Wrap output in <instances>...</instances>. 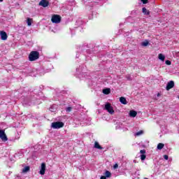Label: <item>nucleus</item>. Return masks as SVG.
<instances>
[{
  "instance_id": "obj_1",
  "label": "nucleus",
  "mask_w": 179,
  "mask_h": 179,
  "mask_svg": "<svg viewBox=\"0 0 179 179\" xmlns=\"http://www.w3.org/2000/svg\"><path fill=\"white\" fill-rule=\"evenodd\" d=\"M40 58V52L38 51H31L29 55V60L31 62L36 61Z\"/></svg>"
},
{
  "instance_id": "obj_2",
  "label": "nucleus",
  "mask_w": 179,
  "mask_h": 179,
  "mask_svg": "<svg viewBox=\"0 0 179 179\" xmlns=\"http://www.w3.org/2000/svg\"><path fill=\"white\" fill-rule=\"evenodd\" d=\"M64 125L62 122H54L52 123L51 127L53 129H59V128H64Z\"/></svg>"
},
{
  "instance_id": "obj_3",
  "label": "nucleus",
  "mask_w": 179,
  "mask_h": 179,
  "mask_svg": "<svg viewBox=\"0 0 179 179\" xmlns=\"http://www.w3.org/2000/svg\"><path fill=\"white\" fill-rule=\"evenodd\" d=\"M105 110H106L109 114H114V108L111 106V103H106L105 104Z\"/></svg>"
},
{
  "instance_id": "obj_4",
  "label": "nucleus",
  "mask_w": 179,
  "mask_h": 179,
  "mask_svg": "<svg viewBox=\"0 0 179 179\" xmlns=\"http://www.w3.org/2000/svg\"><path fill=\"white\" fill-rule=\"evenodd\" d=\"M51 20L52 23H56V24L61 23V16L58 15H53L52 16Z\"/></svg>"
},
{
  "instance_id": "obj_5",
  "label": "nucleus",
  "mask_w": 179,
  "mask_h": 179,
  "mask_svg": "<svg viewBox=\"0 0 179 179\" xmlns=\"http://www.w3.org/2000/svg\"><path fill=\"white\" fill-rule=\"evenodd\" d=\"M0 138L2 142H6L8 141V136H6V134H5V131L0 129Z\"/></svg>"
},
{
  "instance_id": "obj_6",
  "label": "nucleus",
  "mask_w": 179,
  "mask_h": 179,
  "mask_svg": "<svg viewBox=\"0 0 179 179\" xmlns=\"http://www.w3.org/2000/svg\"><path fill=\"white\" fill-rule=\"evenodd\" d=\"M50 5V2L47 0H41L39 2V6H43V8H47Z\"/></svg>"
},
{
  "instance_id": "obj_7",
  "label": "nucleus",
  "mask_w": 179,
  "mask_h": 179,
  "mask_svg": "<svg viewBox=\"0 0 179 179\" xmlns=\"http://www.w3.org/2000/svg\"><path fill=\"white\" fill-rule=\"evenodd\" d=\"M39 173L41 174V176H44V174H45V163L41 164Z\"/></svg>"
},
{
  "instance_id": "obj_8",
  "label": "nucleus",
  "mask_w": 179,
  "mask_h": 179,
  "mask_svg": "<svg viewBox=\"0 0 179 179\" xmlns=\"http://www.w3.org/2000/svg\"><path fill=\"white\" fill-rule=\"evenodd\" d=\"M0 36L1 40H8V34H6V32H5L4 31H0Z\"/></svg>"
},
{
  "instance_id": "obj_9",
  "label": "nucleus",
  "mask_w": 179,
  "mask_h": 179,
  "mask_svg": "<svg viewBox=\"0 0 179 179\" xmlns=\"http://www.w3.org/2000/svg\"><path fill=\"white\" fill-rule=\"evenodd\" d=\"M173 87H174V81L171 80L167 83L166 90H170V89H173Z\"/></svg>"
},
{
  "instance_id": "obj_10",
  "label": "nucleus",
  "mask_w": 179,
  "mask_h": 179,
  "mask_svg": "<svg viewBox=\"0 0 179 179\" xmlns=\"http://www.w3.org/2000/svg\"><path fill=\"white\" fill-rule=\"evenodd\" d=\"M94 148H95V149H99V150H101V149H103V148L100 145V144L97 141L94 143Z\"/></svg>"
},
{
  "instance_id": "obj_11",
  "label": "nucleus",
  "mask_w": 179,
  "mask_h": 179,
  "mask_svg": "<svg viewBox=\"0 0 179 179\" xmlns=\"http://www.w3.org/2000/svg\"><path fill=\"white\" fill-rule=\"evenodd\" d=\"M137 115H138V113L135 110H130L129 112V116L132 117L133 118H134V117Z\"/></svg>"
},
{
  "instance_id": "obj_12",
  "label": "nucleus",
  "mask_w": 179,
  "mask_h": 179,
  "mask_svg": "<svg viewBox=\"0 0 179 179\" xmlns=\"http://www.w3.org/2000/svg\"><path fill=\"white\" fill-rule=\"evenodd\" d=\"M158 58H159V59H160V61L164 62V59H166V56H164V55L160 53L158 55Z\"/></svg>"
},
{
  "instance_id": "obj_13",
  "label": "nucleus",
  "mask_w": 179,
  "mask_h": 179,
  "mask_svg": "<svg viewBox=\"0 0 179 179\" xmlns=\"http://www.w3.org/2000/svg\"><path fill=\"white\" fill-rule=\"evenodd\" d=\"M120 103H122V104H127V99H125V97H123V96H121L120 98Z\"/></svg>"
},
{
  "instance_id": "obj_14",
  "label": "nucleus",
  "mask_w": 179,
  "mask_h": 179,
  "mask_svg": "<svg viewBox=\"0 0 179 179\" xmlns=\"http://www.w3.org/2000/svg\"><path fill=\"white\" fill-rule=\"evenodd\" d=\"M157 149L158 150H162V149H163L164 148V144L162 143H159L158 145H157Z\"/></svg>"
},
{
  "instance_id": "obj_15",
  "label": "nucleus",
  "mask_w": 179,
  "mask_h": 179,
  "mask_svg": "<svg viewBox=\"0 0 179 179\" xmlns=\"http://www.w3.org/2000/svg\"><path fill=\"white\" fill-rule=\"evenodd\" d=\"M30 171V166H25L23 169H22V173H27V171Z\"/></svg>"
},
{
  "instance_id": "obj_16",
  "label": "nucleus",
  "mask_w": 179,
  "mask_h": 179,
  "mask_svg": "<svg viewBox=\"0 0 179 179\" xmlns=\"http://www.w3.org/2000/svg\"><path fill=\"white\" fill-rule=\"evenodd\" d=\"M33 22V19L27 18V23L28 26H31V22Z\"/></svg>"
},
{
  "instance_id": "obj_17",
  "label": "nucleus",
  "mask_w": 179,
  "mask_h": 179,
  "mask_svg": "<svg viewBox=\"0 0 179 179\" xmlns=\"http://www.w3.org/2000/svg\"><path fill=\"white\" fill-rule=\"evenodd\" d=\"M110 89L108 88L103 90V94H110Z\"/></svg>"
},
{
  "instance_id": "obj_18",
  "label": "nucleus",
  "mask_w": 179,
  "mask_h": 179,
  "mask_svg": "<svg viewBox=\"0 0 179 179\" xmlns=\"http://www.w3.org/2000/svg\"><path fill=\"white\" fill-rule=\"evenodd\" d=\"M141 45H143V47H148V45H149V41H145L141 43Z\"/></svg>"
},
{
  "instance_id": "obj_19",
  "label": "nucleus",
  "mask_w": 179,
  "mask_h": 179,
  "mask_svg": "<svg viewBox=\"0 0 179 179\" xmlns=\"http://www.w3.org/2000/svg\"><path fill=\"white\" fill-rule=\"evenodd\" d=\"M143 13H144V15H149V10L144 7L143 8Z\"/></svg>"
},
{
  "instance_id": "obj_20",
  "label": "nucleus",
  "mask_w": 179,
  "mask_h": 179,
  "mask_svg": "<svg viewBox=\"0 0 179 179\" xmlns=\"http://www.w3.org/2000/svg\"><path fill=\"white\" fill-rule=\"evenodd\" d=\"M105 176H106L105 177H107L108 178V177H111V173L108 171H106L105 172Z\"/></svg>"
},
{
  "instance_id": "obj_21",
  "label": "nucleus",
  "mask_w": 179,
  "mask_h": 179,
  "mask_svg": "<svg viewBox=\"0 0 179 179\" xmlns=\"http://www.w3.org/2000/svg\"><path fill=\"white\" fill-rule=\"evenodd\" d=\"M66 111L67 113H71V111H72V107H71V106L67 107V108H66Z\"/></svg>"
},
{
  "instance_id": "obj_22",
  "label": "nucleus",
  "mask_w": 179,
  "mask_h": 179,
  "mask_svg": "<svg viewBox=\"0 0 179 179\" xmlns=\"http://www.w3.org/2000/svg\"><path fill=\"white\" fill-rule=\"evenodd\" d=\"M143 134V131L141 130L140 131L136 133V136H139Z\"/></svg>"
},
{
  "instance_id": "obj_23",
  "label": "nucleus",
  "mask_w": 179,
  "mask_h": 179,
  "mask_svg": "<svg viewBox=\"0 0 179 179\" xmlns=\"http://www.w3.org/2000/svg\"><path fill=\"white\" fill-rule=\"evenodd\" d=\"M146 159V155H141V160L143 161Z\"/></svg>"
},
{
  "instance_id": "obj_24",
  "label": "nucleus",
  "mask_w": 179,
  "mask_h": 179,
  "mask_svg": "<svg viewBox=\"0 0 179 179\" xmlns=\"http://www.w3.org/2000/svg\"><path fill=\"white\" fill-rule=\"evenodd\" d=\"M165 64H166V65H171V62L170 60H166V61L165 62Z\"/></svg>"
},
{
  "instance_id": "obj_25",
  "label": "nucleus",
  "mask_w": 179,
  "mask_h": 179,
  "mask_svg": "<svg viewBox=\"0 0 179 179\" xmlns=\"http://www.w3.org/2000/svg\"><path fill=\"white\" fill-rule=\"evenodd\" d=\"M140 153H141V155H145V154L146 153V150H141Z\"/></svg>"
},
{
  "instance_id": "obj_26",
  "label": "nucleus",
  "mask_w": 179,
  "mask_h": 179,
  "mask_svg": "<svg viewBox=\"0 0 179 179\" xmlns=\"http://www.w3.org/2000/svg\"><path fill=\"white\" fill-rule=\"evenodd\" d=\"M164 159H165V160H169V155H164Z\"/></svg>"
},
{
  "instance_id": "obj_27",
  "label": "nucleus",
  "mask_w": 179,
  "mask_h": 179,
  "mask_svg": "<svg viewBox=\"0 0 179 179\" xmlns=\"http://www.w3.org/2000/svg\"><path fill=\"white\" fill-rule=\"evenodd\" d=\"M141 2H143L144 4H146L148 3V0H141Z\"/></svg>"
},
{
  "instance_id": "obj_28",
  "label": "nucleus",
  "mask_w": 179,
  "mask_h": 179,
  "mask_svg": "<svg viewBox=\"0 0 179 179\" xmlns=\"http://www.w3.org/2000/svg\"><path fill=\"white\" fill-rule=\"evenodd\" d=\"M113 169H118V164H115L114 166H113Z\"/></svg>"
},
{
  "instance_id": "obj_29",
  "label": "nucleus",
  "mask_w": 179,
  "mask_h": 179,
  "mask_svg": "<svg viewBox=\"0 0 179 179\" xmlns=\"http://www.w3.org/2000/svg\"><path fill=\"white\" fill-rule=\"evenodd\" d=\"M101 179H107L106 176H101Z\"/></svg>"
},
{
  "instance_id": "obj_30",
  "label": "nucleus",
  "mask_w": 179,
  "mask_h": 179,
  "mask_svg": "<svg viewBox=\"0 0 179 179\" xmlns=\"http://www.w3.org/2000/svg\"><path fill=\"white\" fill-rule=\"evenodd\" d=\"M159 96H160V93H158V94H157V97H159Z\"/></svg>"
},
{
  "instance_id": "obj_31",
  "label": "nucleus",
  "mask_w": 179,
  "mask_h": 179,
  "mask_svg": "<svg viewBox=\"0 0 179 179\" xmlns=\"http://www.w3.org/2000/svg\"><path fill=\"white\" fill-rule=\"evenodd\" d=\"M50 110L52 112H54V110H52V108H50Z\"/></svg>"
},
{
  "instance_id": "obj_32",
  "label": "nucleus",
  "mask_w": 179,
  "mask_h": 179,
  "mask_svg": "<svg viewBox=\"0 0 179 179\" xmlns=\"http://www.w3.org/2000/svg\"><path fill=\"white\" fill-rule=\"evenodd\" d=\"M0 2H3V0H0Z\"/></svg>"
},
{
  "instance_id": "obj_33",
  "label": "nucleus",
  "mask_w": 179,
  "mask_h": 179,
  "mask_svg": "<svg viewBox=\"0 0 179 179\" xmlns=\"http://www.w3.org/2000/svg\"><path fill=\"white\" fill-rule=\"evenodd\" d=\"M144 179H148V178H145Z\"/></svg>"
},
{
  "instance_id": "obj_34",
  "label": "nucleus",
  "mask_w": 179,
  "mask_h": 179,
  "mask_svg": "<svg viewBox=\"0 0 179 179\" xmlns=\"http://www.w3.org/2000/svg\"><path fill=\"white\" fill-rule=\"evenodd\" d=\"M178 99H179V96H178Z\"/></svg>"
}]
</instances>
